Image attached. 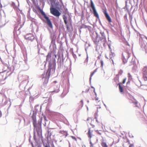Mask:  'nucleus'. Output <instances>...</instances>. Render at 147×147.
Segmentation results:
<instances>
[{"mask_svg":"<svg viewBox=\"0 0 147 147\" xmlns=\"http://www.w3.org/2000/svg\"><path fill=\"white\" fill-rule=\"evenodd\" d=\"M46 63L48 62L49 68L47 73V78H45L44 83H47L48 81V79L50 76L51 72V70L54 71L56 67V61L55 59L57 57V55L54 54L52 52L49 53L46 57Z\"/></svg>","mask_w":147,"mask_h":147,"instance_id":"obj_1","label":"nucleus"},{"mask_svg":"<svg viewBox=\"0 0 147 147\" xmlns=\"http://www.w3.org/2000/svg\"><path fill=\"white\" fill-rule=\"evenodd\" d=\"M42 108V106H40L39 105H36L35 107V109L36 110L33 111L32 115L31 117L32 120L33 124L34 127V129H36L38 134L40 133L41 131V125L42 123V119H40L38 120V122L36 121V116L37 112L40 111Z\"/></svg>","mask_w":147,"mask_h":147,"instance_id":"obj_2","label":"nucleus"},{"mask_svg":"<svg viewBox=\"0 0 147 147\" xmlns=\"http://www.w3.org/2000/svg\"><path fill=\"white\" fill-rule=\"evenodd\" d=\"M40 12L42 15L43 16L44 19L40 16V18L44 22L46 23L50 28H53L52 24L49 18L47 16L45 12L42 10H40Z\"/></svg>","mask_w":147,"mask_h":147,"instance_id":"obj_3","label":"nucleus"},{"mask_svg":"<svg viewBox=\"0 0 147 147\" xmlns=\"http://www.w3.org/2000/svg\"><path fill=\"white\" fill-rule=\"evenodd\" d=\"M96 41L98 43L102 42L103 43L104 45L107 42V40L104 32H100V34L101 36H100L96 32Z\"/></svg>","mask_w":147,"mask_h":147,"instance_id":"obj_4","label":"nucleus"},{"mask_svg":"<svg viewBox=\"0 0 147 147\" xmlns=\"http://www.w3.org/2000/svg\"><path fill=\"white\" fill-rule=\"evenodd\" d=\"M59 9L54 7H51L50 10L51 13L54 16L59 18V16L61 15V13L59 11Z\"/></svg>","mask_w":147,"mask_h":147,"instance_id":"obj_5","label":"nucleus"},{"mask_svg":"<svg viewBox=\"0 0 147 147\" xmlns=\"http://www.w3.org/2000/svg\"><path fill=\"white\" fill-rule=\"evenodd\" d=\"M90 7L92 9V13L93 14L94 16L100 20L99 19L98 14L96 11L94 5L92 0H90Z\"/></svg>","mask_w":147,"mask_h":147,"instance_id":"obj_6","label":"nucleus"},{"mask_svg":"<svg viewBox=\"0 0 147 147\" xmlns=\"http://www.w3.org/2000/svg\"><path fill=\"white\" fill-rule=\"evenodd\" d=\"M122 58L123 63L124 64L126 63L127 61V59L129 57L130 54L128 51L124 52L122 53Z\"/></svg>","mask_w":147,"mask_h":147,"instance_id":"obj_7","label":"nucleus"},{"mask_svg":"<svg viewBox=\"0 0 147 147\" xmlns=\"http://www.w3.org/2000/svg\"><path fill=\"white\" fill-rule=\"evenodd\" d=\"M63 18L64 23L66 26L67 29L68 30L69 27L67 24L68 22H71V18L69 16H68V17H67L65 14L63 15Z\"/></svg>","mask_w":147,"mask_h":147,"instance_id":"obj_8","label":"nucleus"},{"mask_svg":"<svg viewBox=\"0 0 147 147\" xmlns=\"http://www.w3.org/2000/svg\"><path fill=\"white\" fill-rule=\"evenodd\" d=\"M52 7L58 9H59L60 7H59V3L58 1L55 0H49Z\"/></svg>","mask_w":147,"mask_h":147,"instance_id":"obj_9","label":"nucleus"},{"mask_svg":"<svg viewBox=\"0 0 147 147\" xmlns=\"http://www.w3.org/2000/svg\"><path fill=\"white\" fill-rule=\"evenodd\" d=\"M24 37L26 39L30 40L31 41H33L35 38L33 35L31 34H26L25 36Z\"/></svg>","mask_w":147,"mask_h":147,"instance_id":"obj_10","label":"nucleus"},{"mask_svg":"<svg viewBox=\"0 0 147 147\" xmlns=\"http://www.w3.org/2000/svg\"><path fill=\"white\" fill-rule=\"evenodd\" d=\"M51 43L50 46L49 48L51 49V48H52L54 50L56 48V45L55 44V39L53 37L51 38Z\"/></svg>","mask_w":147,"mask_h":147,"instance_id":"obj_11","label":"nucleus"},{"mask_svg":"<svg viewBox=\"0 0 147 147\" xmlns=\"http://www.w3.org/2000/svg\"><path fill=\"white\" fill-rule=\"evenodd\" d=\"M103 13L104 14L105 17L106 19L109 22H112L110 16H109V14L107 13L106 10H104L103 11Z\"/></svg>","mask_w":147,"mask_h":147,"instance_id":"obj_12","label":"nucleus"},{"mask_svg":"<svg viewBox=\"0 0 147 147\" xmlns=\"http://www.w3.org/2000/svg\"><path fill=\"white\" fill-rule=\"evenodd\" d=\"M7 77L5 73H0V81H1L5 80Z\"/></svg>","mask_w":147,"mask_h":147,"instance_id":"obj_13","label":"nucleus"},{"mask_svg":"<svg viewBox=\"0 0 147 147\" xmlns=\"http://www.w3.org/2000/svg\"><path fill=\"white\" fill-rule=\"evenodd\" d=\"M59 85L58 86V85L57 84L55 85L54 86V90L52 91V92H55V93H57L59 92Z\"/></svg>","mask_w":147,"mask_h":147,"instance_id":"obj_14","label":"nucleus"},{"mask_svg":"<svg viewBox=\"0 0 147 147\" xmlns=\"http://www.w3.org/2000/svg\"><path fill=\"white\" fill-rule=\"evenodd\" d=\"M141 47L143 49H144L146 53H147V43H146V44L144 43L142 44Z\"/></svg>","mask_w":147,"mask_h":147,"instance_id":"obj_15","label":"nucleus"},{"mask_svg":"<svg viewBox=\"0 0 147 147\" xmlns=\"http://www.w3.org/2000/svg\"><path fill=\"white\" fill-rule=\"evenodd\" d=\"M123 71L122 70H120L119 72V73H118V74H117L116 76V77L115 78V79H116L117 80H118L119 79V75H121L123 73Z\"/></svg>","mask_w":147,"mask_h":147,"instance_id":"obj_16","label":"nucleus"},{"mask_svg":"<svg viewBox=\"0 0 147 147\" xmlns=\"http://www.w3.org/2000/svg\"><path fill=\"white\" fill-rule=\"evenodd\" d=\"M22 26H21L18 30V27H16L14 28V30L16 31V32L17 34H20V29L22 28Z\"/></svg>","mask_w":147,"mask_h":147,"instance_id":"obj_17","label":"nucleus"},{"mask_svg":"<svg viewBox=\"0 0 147 147\" xmlns=\"http://www.w3.org/2000/svg\"><path fill=\"white\" fill-rule=\"evenodd\" d=\"M118 85L119 86V89L120 92H123V87L121 86L120 83H119V84H118Z\"/></svg>","mask_w":147,"mask_h":147,"instance_id":"obj_18","label":"nucleus"},{"mask_svg":"<svg viewBox=\"0 0 147 147\" xmlns=\"http://www.w3.org/2000/svg\"><path fill=\"white\" fill-rule=\"evenodd\" d=\"M36 130L37 132V130H36V129H34V136H33V138H34V139L35 140H36V136H35V131H34V130ZM41 132H42V130H41V131L40 132V133H39V134H38V133H37L39 135H41Z\"/></svg>","mask_w":147,"mask_h":147,"instance_id":"obj_19","label":"nucleus"},{"mask_svg":"<svg viewBox=\"0 0 147 147\" xmlns=\"http://www.w3.org/2000/svg\"><path fill=\"white\" fill-rule=\"evenodd\" d=\"M135 62H134V59H133V58H132L131 59V62H130V63L129 64V65L130 66L131 65H134V63Z\"/></svg>","mask_w":147,"mask_h":147,"instance_id":"obj_20","label":"nucleus"},{"mask_svg":"<svg viewBox=\"0 0 147 147\" xmlns=\"http://www.w3.org/2000/svg\"><path fill=\"white\" fill-rule=\"evenodd\" d=\"M102 146L103 147H108L106 143L105 142H102Z\"/></svg>","mask_w":147,"mask_h":147,"instance_id":"obj_21","label":"nucleus"},{"mask_svg":"<svg viewBox=\"0 0 147 147\" xmlns=\"http://www.w3.org/2000/svg\"><path fill=\"white\" fill-rule=\"evenodd\" d=\"M143 72H147V66L144 67L142 69Z\"/></svg>","mask_w":147,"mask_h":147,"instance_id":"obj_22","label":"nucleus"},{"mask_svg":"<svg viewBox=\"0 0 147 147\" xmlns=\"http://www.w3.org/2000/svg\"><path fill=\"white\" fill-rule=\"evenodd\" d=\"M95 74V73L94 71H93L91 73V74L90 75V77L89 79V80L90 81V82H91V80L92 79V77L94 75V74Z\"/></svg>","mask_w":147,"mask_h":147,"instance_id":"obj_23","label":"nucleus"},{"mask_svg":"<svg viewBox=\"0 0 147 147\" xmlns=\"http://www.w3.org/2000/svg\"><path fill=\"white\" fill-rule=\"evenodd\" d=\"M88 137L90 138H91L92 136L91 133L90 132V129H89L88 131Z\"/></svg>","mask_w":147,"mask_h":147,"instance_id":"obj_24","label":"nucleus"},{"mask_svg":"<svg viewBox=\"0 0 147 147\" xmlns=\"http://www.w3.org/2000/svg\"><path fill=\"white\" fill-rule=\"evenodd\" d=\"M128 80H131L132 79V76L129 73H128Z\"/></svg>","mask_w":147,"mask_h":147,"instance_id":"obj_25","label":"nucleus"},{"mask_svg":"<svg viewBox=\"0 0 147 147\" xmlns=\"http://www.w3.org/2000/svg\"><path fill=\"white\" fill-rule=\"evenodd\" d=\"M47 132L48 136L49 137H50L52 135L51 133V131H49V130H48Z\"/></svg>","mask_w":147,"mask_h":147,"instance_id":"obj_26","label":"nucleus"},{"mask_svg":"<svg viewBox=\"0 0 147 147\" xmlns=\"http://www.w3.org/2000/svg\"><path fill=\"white\" fill-rule=\"evenodd\" d=\"M43 119L45 121V124H46V122H48V121L47 119V118L45 116H44Z\"/></svg>","mask_w":147,"mask_h":147,"instance_id":"obj_27","label":"nucleus"},{"mask_svg":"<svg viewBox=\"0 0 147 147\" xmlns=\"http://www.w3.org/2000/svg\"><path fill=\"white\" fill-rule=\"evenodd\" d=\"M11 6L13 7L14 8H15L16 7V6L15 5V3L13 2H12V3L11 5Z\"/></svg>","mask_w":147,"mask_h":147,"instance_id":"obj_28","label":"nucleus"},{"mask_svg":"<svg viewBox=\"0 0 147 147\" xmlns=\"http://www.w3.org/2000/svg\"><path fill=\"white\" fill-rule=\"evenodd\" d=\"M100 63H101V66L100 67L102 68L103 66V62L102 60H100Z\"/></svg>","mask_w":147,"mask_h":147,"instance_id":"obj_29","label":"nucleus"},{"mask_svg":"<svg viewBox=\"0 0 147 147\" xmlns=\"http://www.w3.org/2000/svg\"><path fill=\"white\" fill-rule=\"evenodd\" d=\"M63 7V8L64 9H65V11H64V12L65 13V14H66L67 13H68V11H67V8H65V7L64 6V7Z\"/></svg>","mask_w":147,"mask_h":147,"instance_id":"obj_30","label":"nucleus"},{"mask_svg":"<svg viewBox=\"0 0 147 147\" xmlns=\"http://www.w3.org/2000/svg\"><path fill=\"white\" fill-rule=\"evenodd\" d=\"M63 134L64 135H65V137H66L68 135V133L66 131H63Z\"/></svg>","mask_w":147,"mask_h":147,"instance_id":"obj_31","label":"nucleus"},{"mask_svg":"<svg viewBox=\"0 0 147 147\" xmlns=\"http://www.w3.org/2000/svg\"><path fill=\"white\" fill-rule=\"evenodd\" d=\"M80 105H81V107H82L83 106V100H82L80 102Z\"/></svg>","mask_w":147,"mask_h":147,"instance_id":"obj_32","label":"nucleus"},{"mask_svg":"<svg viewBox=\"0 0 147 147\" xmlns=\"http://www.w3.org/2000/svg\"><path fill=\"white\" fill-rule=\"evenodd\" d=\"M90 147H94L93 144H92L91 141L90 140Z\"/></svg>","mask_w":147,"mask_h":147,"instance_id":"obj_33","label":"nucleus"},{"mask_svg":"<svg viewBox=\"0 0 147 147\" xmlns=\"http://www.w3.org/2000/svg\"><path fill=\"white\" fill-rule=\"evenodd\" d=\"M88 55H87L86 58V59L85 60V61L84 62H88Z\"/></svg>","mask_w":147,"mask_h":147,"instance_id":"obj_34","label":"nucleus"},{"mask_svg":"<svg viewBox=\"0 0 147 147\" xmlns=\"http://www.w3.org/2000/svg\"><path fill=\"white\" fill-rule=\"evenodd\" d=\"M126 80V78H125L123 79V81L122 82V83L123 84H124L125 83Z\"/></svg>","mask_w":147,"mask_h":147,"instance_id":"obj_35","label":"nucleus"},{"mask_svg":"<svg viewBox=\"0 0 147 147\" xmlns=\"http://www.w3.org/2000/svg\"><path fill=\"white\" fill-rule=\"evenodd\" d=\"M131 80H129L128 79V82L127 83V85H128V84H129L130 83V81H131Z\"/></svg>","mask_w":147,"mask_h":147,"instance_id":"obj_36","label":"nucleus"},{"mask_svg":"<svg viewBox=\"0 0 147 147\" xmlns=\"http://www.w3.org/2000/svg\"><path fill=\"white\" fill-rule=\"evenodd\" d=\"M38 53L39 54H41V53H40V49L38 47Z\"/></svg>","mask_w":147,"mask_h":147,"instance_id":"obj_37","label":"nucleus"},{"mask_svg":"<svg viewBox=\"0 0 147 147\" xmlns=\"http://www.w3.org/2000/svg\"><path fill=\"white\" fill-rule=\"evenodd\" d=\"M26 81V80H25L24 81H23L20 84V85H19V87H20L21 86H22V84H23L24 83V82L25 81Z\"/></svg>","mask_w":147,"mask_h":147,"instance_id":"obj_38","label":"nucleus"},{"mask_svg":"<svg viewBox=\"0 0 147 147\" xmlns=\"http://www.w3.org/2000/svg\"><path fill=\"white\" fill-rule=\"evenodd\" d=\"M44 147H50V146L49 145H48L47 144H44Z\"/></svg>","mask_w":147,"mask_h":147,"instance_id":"obj_39","label":"nucleus"},{"mask_svg":"<svg viewBox=\"0 0 147 147\" xmlns=\"http://www.w3.org/2000/svg\"><path fill=\"white\" fill-rule=\"evenodd\" d=\"M113 58H110V61H112V63L113 64H114V61H113Z\"/></svg>","mask_w":147,"mask_h":147,"instance_id":"obj_40","label":"nucleus"},{"mask_svg":"<svg viewBox=\"0 0 147 147\" xmlns=\"http://www.w3.org/2000/svg\"><path fill=\"white\" fill-rule=\"evenodd\" d=\"M60 2V3H61L62 4V5L63 6V7H64V5H63V3L62 2V0H59Z\"/></svg>","mask_w":147,"mask_h":147,"instance_id":"obj_41","label":"nucleus"},{"mask_svg":"<svg viewBox=\"0 0 147 147\" xmlns=\"http://www.w3.org/2000/svg\"><path fill=\"white\" fill-rule=\"evenodd\" d=\"M109 57H110V58H113V57L112 56V55L111 54H110Z\"/></svg>","mask_w":147,"mask_h":147,"instance_id":"obj_42","label":"nucleus"},{"mask_svg":"<svg viewBox=\"0 0 147 147\" xmlns=\"http://www.w3.org/2000/svg\"><path fill=\"white\" fill-rule=\"evenodd\" d=\"M111 54L112 55V56L113 57H114L115 56V54L111 52Z\"/></svg>","mask_w":147,"mask_h":147,"instance_id":"obj_43","label":"nucleus"},{"mask_svg":"<svg viewBox=\"0 0 147 147\" xmlns=\"http://www.w3.org/2000/svg\"><path fill=\"white\" fill-rule=\"evenodd\" d=\"M129 18H131V20L132 18V16L131 15L130 13L129 14Z\"/></svg>","mask_w":147,"mask_h":147,"instance_id":"obj_44","label":"nucleus"},{"mask_svg":"<svg viewBox=\"0 0 147 147\" xmlns=\"http://www.w3.org/2000/svg\"><path fill=\"white\" fill-rule=\"evenodd\" d=\"M33 11L35 12H37V11H36V9H33Z\"/></svg>","mask_w":147,"mask_h":147,"instance_id":"obj_45","label":"nucleus"},{"mask_svg":"<svg viewBox=\"0 0 147 147\" xmlns=\"http://www.w3.org/2000/svg\"><path fill=\"white\" fill-rule=\"evenodd\" d=\"M97 68H96L93 71L95 73L97 71Z\"/></svg>","mask_w":147,"mask_h":147,"instance_id":"obj_46","label":"nucleus"},{"mask_svg":"<svg viewBox=\"0 0 147 147\" xmlns=\"http://www.w3.org/2000/svg\"><path fill=\"white\" fill-rule=\"evenodd\" d=\"M128 0H125L126 5H127V1H128Z\"/></svg>","mask_w":147,"mask_h":147,"instance_id":"obj_47","label":"nucleus"},{"mask_svg":"<svg viewBox=\"0 0 147 147\" xmlns=\"http://www.w3.org/2000/svg\"><path fill=\"white\" fill-rule=\"evenodd\" d=\"M72 138L73 139H74L75 140H76V139L75 137H72Z\"/></svg>","mask_w":147,"mask_h":147,"instance_id":"obj_48","label":"nucleus"},{"mask_svg":"<svg viewBox=\"0 0 147 147\" xmlns=\"http://www.w3.org/2000/svg\"><path fill=\"white\" fill-rule=\"evenodd\" d=\"M62 61H63L64 60V59L63 57V54L62 55Z\"/></svg>","mask_w":147,"mask_h":147,"instance_id":"obj_49","label":"nucleus"},{"mask_svg":"<svg viewBox=\"0 0 147 147\" xmlns=\"http://www.w3.org/2000/svg\"><path fill=\"white\" fill-rule=\"evenodd\" d=\"M127 14H125V15L124 16V18H127Z\"/></svg>","mask_w":147,"mask_h":147,"instance_id":"obj_50","label":"nucleus"},{"mask_svg":"<svg viewBox=\"0 0 147 147\" xmlns=\"http://www.w3.org/2000/svg\"><path fill=\"white\" fill-rule=\"evenodd\" d=\"M57 83V81H54L53 82V84H56V83Z\"/></svg>","mask_w":147,"mask_h":147,"instance_id":"obj_51","label":"nucleus"},{"mask_svg":"<svg viewBox=\"0 0 147 147\" xmlns=\"http://www.w3.org/2000/svg\"><path fill=\"white\" fill-rule=\"evenodd\" d=\"M27 3L29 5V3H30V1L29 0H26Z\"/></svg>","mask_w":147,"mask_h":147,"instance_id":"obj_52","label":"nucleus"},{"mask_svg":"<svg viewBox=\"0 0 147 147\" xmlns=\"http://www.w3.org/2000/svg\"><path fill=\"white\" fill-rule=\"evenodd\" d=\"M2 116V113L1 111H0V118Z\"/></svg>","mask_w":147,"mask_h":147,"instance_id":"obj_53","label":"nucleus"},{"mask_svg":"<svg viewBox=\"0 0 147 147\" xmlns=\"http://www.w3.org/2000/svg\"><path fill=\"white\" fill-rule=\"evenodd\" d=\"M98 99V98L96 96V98H95V100H97Z\"/></svg>","mask_w":147,"mask_h":147,"instance_id":"obj_54","label":"nucleus"},{"mask_svg":"<svg viewBox=\"0 0 147 147\" xmlns=\"http://www.w3.org/2000/svg\"><path fill=\"white\" fill-rule=\"evenodd\" d=\"M90 124L91 125V126H92L93 128H94L95 127L94 125L93 124Z\"/></svg>","mask_w":147,"mask_h":147,"instance_id":"obj_55","label":"nucleus"},{"mask_svg":"<svg viewBox=\"0 0 147 147\" xmlns=\"http://www.w3.org/2000/svg\"><path fill=\"white\" fill-rule=\"evenodd\" d=\"M110 49H111L110 45H108Z\"/></svg>","mask_w":147,"mask_h":147,"instance_id":"obj_56","label":"nucleus"},{"mask_svg":"<svg viewBox=\"0 0 147 147\" xmlns=\"http://www.w3.org/2000/svg\"><path fill=\"white\" fill-rule=\"evenodd\" d=\"M97 133H98V134H99L100 135H101V133L99 132V131H98Z\"/></svg>","mask_w":147,"mask_h":147,"instance_id":"obj_57","label":"nucleus"},{"mask_svg":"<svg viewBox=\"0 0 147 147\" xmlns=\"http://www.w3.org/2000/svg\"><path fill=\"white\" fill-rule=\"evenodd\" d=\"M94 115H95V116H96V115H97V113H95L94 114Z\"/></svg>","mask_w":147,"mask_h":147,"instance_id":"obj_58","label":"nucleus"},{"mask_svg":"<svg viewBox=\"0 0 147 147\" xmlns=\"http://www.w3.org/2000/svg\"><path fill=\"white\" fill-rule=\"evenodd\" d=\"M133 145L132 144H130L129 146V147H132Z\"/></svg>","mask_w":147,"mask_h":147,"instance_id":"obj_59","label":"nucleus"},{"mask_svg":"<svg viewBox=\"0 0 147 147\" xmlns=\"http://www.w3.org/2000/svg\"><path fill=\"white\" fill-rule=\"evenodd\" d=\"M32 146H33V147H34V146H33V144L32 143V142H31V143ZM38 147H39V146H38Z\"/></svg>","mask_w":147,"mask_h":147,"instance_id":"obj_60","label":"nucleus"},{"mask_svg":"<svg viewBox=\"0 0 147 147\" xmlns=\"http://www.w3.org/2000/svg\"><path fill=\"white\" fill-rule=\"evenodd\" d=\"M95 119H97V117H96V116H95V117H94Z\"/></svg>","mask_w":147,"mask_h":147,"instance_id":"obj_61","label":"nucleus"},{"mask_svg":"<svg viewBox=\"0 0 147 147\" xmlns=\"http://www.w3.org/2000/svg\"><path fill=\"white\" fill-rule=\"evenodd\" d=\"M93 92H94V93H95V92H95V88H94V90Z\"/></svg>","mask_w":147,"mask_h":147,"instance_id":"obj_62","label":"nucleus"},{"mask_svg":"<svg viewBox=\"0 0 147 147\" xmlns=\"http://www.w3.org/2000/svg\"><path fill=\"white\" fill-rule=\"evenodd\" d=\"M96 122H97V123H98V120H97V119H96Z\"/></svg>","mask_w":147,"mask_h":147,"instance_id":"obj_63","label":"nucleus"},{"mask_svg":"<svg viewBox=\"0 0 147 147\" xmlns=\"http://www.w3.org/2000/svg\"><path fill=\"white\" fill-rule=\"evenodd\" d=\"M94 94H95V95H96V96H97V94L96 92H95L94 93Z\"/></svg>","mask_w":147,"mask_h":147,"instance_id":"obj_64","label":"nucleus"}]
</instances>
